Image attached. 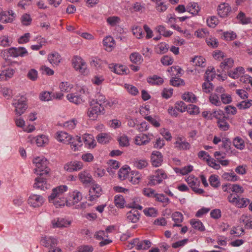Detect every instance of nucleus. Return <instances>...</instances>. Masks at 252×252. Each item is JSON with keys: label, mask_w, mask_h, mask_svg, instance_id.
<instances>
[{"label": "nucleus", "mask_w": 252, "mask_h": 252, "mask_svg": "<svg viewBox=\"0 0 252 252\" xmlns=\"http://www.w3.org/2000/svg\"><path fill=\"white\" fill-rule=\"evenodd\" d=\"M66 98L69 102L75 104H79L83 102L81 95L76 92L67 94Z\"/></svg>", "instance_id": "nucleus-28"}, {"label": "nucleus", "mask_w": 252, "mask_h": 252, "mask_svg": "<svg viewBox=\"0 0 252 252\" xmlns=\"http://www.w3.org/2000/svg\"><path fill=\"white\" fill-rule=\"evenodd\" d=\"M218 15L222 18L227 17L231 11V8L230 5L226 3L220 4L217 8Z\"/></svg>", "instance_id": "nucleus-17"}, {"label": "nucleus", "mask_w": 252, "mask_h": 252, "mask_svg": "<svg viewBox=\"0 0 252 252\" xmlns=\"http://www.w3.org/2000/svg\"><path fill=\"white\" fill-rule=\"evenodd\" d=\"M115 204L116 207L120 208L124 207L125 200L121 195H117L115 196Z\"/></svg>", "instance_id": "nucleus-56"}, {"label": "nucleus", "mask_w": 252, "mask_h": 252, "mask_svg": "<svg viewBox=\"0 0 252 252\" xmlns=\"http://www.w3.org/2000/svg\"><path fill=\"white\" fill-rule=\"evenodd\" d=\"M172 220L174 221L175 223L173 226H181V223L183 221L184 217L183 214L179 212H175L172 215Z\"/></svg>", "instance_id": "nucleus-34"}, {"label": "nucleus", "mask_w": 252, "mask_h": 252, "mask_svg": "<svg viewBox=\"0 0 252 252\" xmlns=\"http://www.w3.org/2000/svg\"><path fill=\"white\" fill-rule=\"evenodd\" d=\"M59 88L62 92H69L73 88V85L67 82H62L60 83Z\"/></svg>", "instance_id": "nucleus-62"}, {"label": "nucleus", "mask_w": 252, "mask_h": 252, "mask_svg": "<svg viewBox=\"0 0 252 252\" xmlns=\"http://www.w3.org/2000/svg\"><path fill=\"white\" fill-rule=\"evenodd\" d=\"M40 243L44 247L51 248L57 245V240L50 236H45L42 237Z\"/></svg>", "instance_id": "nucleus-23"}, {"label": "nucleus", "mask_w": 252, "mask_h": 252, "mask_svg": "<svg viewBox=\"0 0 252 252\" xmlns=\"http://www.w3.org/2000/svg\"><path fill=\"white\" fill-rule=\"evenodd\" d=\"M233 143L235 147L239 150H243L245 147V145L244 140L240 137H235L233 141Z\"/></svg>", "instance_id": "nucleus-46"}, {"label": "nucleus", "mask_w": 252, "mask_h": 252, "mask_svg": "<svg viewBox=\"0 0 252 252\" xmlns=\"http://www.w3.org/2000/svg\"><path fill=\"white\" fill-rule=\"evenodd\" d=\"M71 221L63 218H57L52 220L51 225L53 228H62L70 225Z\"/></svg>", "instance_id": "nucleus-14"}, {"label": "nucleus", "mask_w": 252, "mask_h": 252, "mask_svg": "<svg viewBox=\"0 0 252 252\" xmlns=\"http://www.w3.org/2000/svg\"><path fill=\"white\" fill-rule=\"evenodd\" d=\"M209 99L211 104L216 106H220L221 104L219 95L216 93L211 94Z\"/></svg>", "instance_id": "nucleus-47"}, {"label": "nucleus", "mask_w": 252, "mask_h": 252, "mask_svg": "<svg viewBox=\"0 0 252 252\" xmlns=\"http://www.w3.org/2000/svg\"><path fill=\"white\" fill-rule=\"evenodd\" d=\"M48 61L53 66H57L61 62L62 57L58 52H54L48 54Z\"/></svg>", "instance_id": "nucleus-22"}, {"label": "nucleus", "mask_w": 252, "mask_h": 252, "mask_svg": "<svg viewBox=\"0 0 252 252\" xmlns=\"http://www.w3.org/2000/svg\"><path fill=\"white\" fill-rule=\"evenodd\" d=\"M31 37V34L29 32H27L20 36L17 39V42L20 44H26L30 41Z\"/></svg>", "instance_id": "nucleus-54"}, {"label": "nucleus", "mask_w": 252, "mask_h": 252, "mask_svg": "<svg viewBox=\"0 0 252 252\" xmlns=\"http://www.w3.org/2000/svg\"><path fill=\"white\" fill-rule=\"evenodd\" d=\"M141 179V175L138 171H132L130 179V182L134 185L139 183Z\"/></svg>", "instance_id": "nucleus-57"}, {"label": "nucleus", "mask_w": 252, "mask_h": 252, "mask_svg": "<svg viewBox=\"0 0 252 252\" xmlns=\"http://www.w3.org/2000/svg\"><path fill=\"white\" fill-rule=\"evenodd\" d=\"M42 176H38L35 179L33 185L34 188L41 190H45L48 188V185L46 179Z\"/></svg>", "instance_id": "nucleus-19"}, {"label": "nucleus", "mask_w": 252, "mask_h": 252, "mask_svg": "<svg viewBox=\"0 0 252 252\" xmlns=\"http://www.w3.org/2000/svg\"><path fill=\"white\" fill-rule=\"evenodd\" d=\"M133 34L137 38H141L143 37L144 33L142 28L137 25H134L132 28Z\"/></svg>", "instance_id": "nucleus-51"}, {"label": "nucleus", "mask_w": 252, "mask_h": 252, "mask_svg": "<svg viewBox=\"0 0 252 252\" xmlns=\"http://www.w3.org/2000/svg\"><path fill=\"white\" fill-rule=\"evenodd\" d=\"M234 61L231 58H226L221 62L220 65L221 71L228 70L234 65Z\"/></svg>", "instance_id": "nucleus-29"}, {"label": "nucleus", "mask_w": 252, "mask_h": 252, "mask_svg": "<svg viewBox=\"0 0 252 252\" xmlns=\"http://www.w3.org/2000/svg\"><path fill=\"white\" fill-rule=\"evenodd\" d=\"M186 182L192 189L197 194H202L204 190L198 188L200 182L194 176H189L186 179Z\"/></svg>", "instance_id": "nucleus-13"}, {"label": "nucleus", "mask_w": 252, "mask_h": 252, "mask_svg": "<svg viewBox=\"0 0 252 252\" xmlns=\"http://www.w3.org/2000/svg\"><path fill=\"white\" fill-rule=\"evenodd\" d=\"M190 223L194 229L199 231H204L205 229L202 222L198 220L191 219L190 220Z\"/></svg>", "instance_id": "nucleus-40"}, {"label": "nucleus", "mask_w": 252, "mask_h": 252, "mask_svg": "<svg viewBox=\"0 0 252 252\" xmlns=\"http://www.w3.org/2000/svg\"><path fill=\"white\" fill-rule=\"evenodd\" d=\"M217 123L219 127L222 130L226 131L229 128L230 126L226 121L225 118L218 121Z\"/></svg>", "instance_id": "nucleus-60"}, {"label": "nucleus", "mask_w": 252, "mask_h": 252, "mask_svg": "<svg viewBox=\"0 0 252 252\" xmlns=\"http://www.w3.org/2000/svg\"><path fill=\"white\" fill-rule=\"evenodd\" d=\"M111 139L110 135L107 133H100L96 136L97 142L101 144H105L109 142Z\"/></svg>", "instance_id": "nucleus-35"}, {"label": "nucleus", "mask_w": 252, "mask_h": 252, "mask_svg": "<svg viewBox=\"0 0 252 252\" xmlns=\"http://www.w3.org/2000/svg\"><path fill=\"white\" fill-rule=\"evenodd\" d=\"M245 73V69L243 67L239 66L235 68L233 70L229 71L228 72V76L232 78L237 79L241 77Z\"/></svg>", "instance_id": "nucleus-30"}, {"label": "nucleus", "mask_w": 252, "mask_h": 252, "mask_svg": "<svg viewBox=\"0 0 252 252\" xmlns=\"http://www.w3.org/2000/svg\"><path fill=\"white\" fill-rule=\"evenodd\" d=\"M175 148L179 150H188L190 148V144L184 138L178 137L174 143Z\"/></svg>", "instance_id": "nucleus-16"}, {"label": "nucleus", "mask_w": 252, "mask_h": 252, "mask_svg": "<svg viewBox=\"0 0 252 252\" xmlns=\"http://www.w3.org/2000/svg\"><path fill=\"white\" fill-rule=\"evenodd\" d=\"M12 104L14 107L15 114L19 116L23 114L28 108L27 98L24 95L16 96Z\"/></svg>", "instance_id": "nucleus-4"}, {"label": "nucleus", "mask_w": 252, "mask_h": 252, "mask_svg": "<svg viewBox=\"0 0 252 252\" xmlns=\"http://www.w3.org/2000/svg\"><path fill=\"white\" fill-rule=\"evenodd\" d=\"M32 163L35 166L34 173L39 176L47 175L49 173L50 168L48 167V161L44 157H37L32 159Z\"/></svg>", "instance_id": "nucleus-2"}, {"label": "nucleus", "mask_w": 252, "mask_h": 252, "mask_svg": "<svg viewBox=\"0 0 252 252\" xmlns=\"http://www.w3.org/2000/svg\"><path fill=\"white\" fill-rule=\"evenodd\" d=\"M78 123V121L76 119H72L69 121L65 122L63 124L62 126L66 130H72L74 129Z\"/></svg>", "instance_id": "nucleus-42"}, {"label": "nucleus", "mask_w": 252, "mask_h": 252, "mask_svg": "<svg viewBox=\"0 0 252 252\" xmlns=\"http://www.w3.org/2000/svg\"><path fill=\"white\" fill-rule=\"evenodd\" d=\"M105 112L104 108L96 103L94 101L89 102V107L87 112V116L91 120H95L99 115H103Z\"/></svg>", "instance_id": "nucleus-3"}, {"label": "nucleus", "mask_w": 252, "mask_h": 252, "mask_svg": "<svg viewBox=\"0 0 252 252\" xmlns=\"http://www.w3.org/2000/svg\"><path fill=\"white\" fill-rule=\"evenodd\" d=\"M83 139L85 145L89 149L94 148L96 145V142L94 136L92 134H85L84 135Z\"/></svg>", "instance_id": "nucleus-31"}, {"label": "nucleus", "mask_w": 252, "mask_h": 252, "mask_svg": "<svg viewBox=\"0 0 252 252\" xmlns=\"http://www.w3.org/2000/svg\"><path fill=\"white\" fill-rule=\"evenodd\" d=\"M126 220L128 222L136 223L140 218V214L137 210L131 209L126 213Z\"/></svg>", "instance_id": "nucleus-26"}, {"label": "nucleus", "mask_w": 252, "mask_h": 252, "mask_svg": "<svg viewBox=\"0 0 252 252\" xmlns=\"http://www.w3.org/2000/svg\"><path fill=\"white\" fill-rule=\"evenodd\" d=\"M101 194L102 189L101 187L97 184H93L89 189V200L93 201L100 196Z\"/></svg>", "instance_id": "nucleus-12"}, {"label": "nucleus", "mask_w": 252, "mask_h": 252, "mask_svg": "<svg viewBox=\"0 0 252 252\" xmlns=\"http://www.w3.org/2000/svg\"><path fill=\"white\" fill-rule=\"evenodd\" d=\"M154 137L152 133H141L136 135L134 139V143L137 145H144L149 143Z\"/></svg>", "instance_id": "nucleus-11"}, {"label": "nucleus", "mask_w": 252, "mask_h": 252, "mask_svg": "<svg viewBox=\"0 0 252 252\" xmlns=\"http://www.w3.org/2000/svg\"><path fill=\"white\" fill-rule=\"evenodd\" d=\"M142 193L145 196L147 197L150 198H154L157 192H156L155 190L153 189L146 188H144L142 189Z\"/></svg>", "instance_id": "nucleus-63"}, {"label": "nucleus", "mask_w": 252, "mask_h": 252, "mask_svg": "<svg viewBox=\"0 0 252 252\" xmlns=\"http://www.w3.org/2000/svg\"><path fill=\"white\" fill-rule=\"evenodd\" d=\"M151 161L152 165L155 167L161 166L163 162V156L161 153L159 151H153L151 156Z\"/></svg>", "instance_id": "nucleus-15"}, {"label": "nucleus", "mask_w": 252, "mask_h": 252, "mask_svg": "<svg viewBox=\"0 0 252 252\" xmlns=\"http://www.w3.org/2000/svg\"><path fill=\"white\" fill-rule=\"evenodd\" d=\"M12 43V40L7 35L0 36V46L2 47H8L11 46Z\"/></svg>", "instance_id": "nucleus-41"}, {"label": "nucleus", "mask_w": 252, "mask_h": 252, "mask_svg": "<svg viewBox=\"0 0 252 252\" xmlns=\"http://www.w3.org/2000/svg\"><path fill=\"white\" fill-rule=\"evenodd\" d=\"M82 199V193L77 190H73L69 192L65 205L72 206L77 204Z\"/></svg>", "instance_id": "nucleus-7"}, {"label": "nucleus", "mask_w": 252, "mask_h": 252, "mask_svg": "<svg viewBox=\"0 0 252 252\" xmlns=\"http://www.w3.org/2000/svg\"><path fill=\"white\" fill-rule=\"evenodd\" d=\"M191 62L194 66L204 67L206 66L205 59L202 56H195Z\"/></svg>", "instance_id": "nucleus-38"}, {"label": "nucleus", "mask_w": 252, "mask_h": 252, "mask_svg": "<svg viewBox=\"0 0 252 252\" xmlns=\"http://www.w3.org/2000/svg\"><path fill=\"white\" fill-rule=\"evenodd\" d=\"M154 198L156 201L162 203L163 207L167 206L170 202L169 198L162 193H156Z\"/></svg>", "instance_id": "nucleus-32"}, {"label": "nucleus", "mask_w": 252, "mask_h": 252, "mask_svg": "<svg viewBox=\"0 0 252 252\" xmlns=\"http://www.w3.org/2000/svg\"><path fill=\"white\" fill-rule=\"evenodd\" d=\"M109 67L112 71L118 74H124L126 73V67L124 65L111 64L109 65Z\"/></svg>", "instance_id": "nucleus-37"}, {"label": "nucleus", "mask_w": 252, "mask_h": 252, "mask_svg": "<svg viewBox=\"0 0 252 252\" xmlns=\"http://www.w3.org/2000/svg\"><path fill=\"white\" fill-rule=\"evenodd\" d=\"M83 167V164L80 161H72L68 163L64 166V168L69 172L76 171Z\"/></svg>", "instance_id": "nucleus-21"}, {"label": "nucleus", "mask_w": 252, "mask_h": 252, "mask_svg": "<svg viewBox=\"0 0 252 252\" xmlns=\"http://www.w3.org/2000/svg\"><path fill=\"white\" fill-rule=\"evenodd\" d=\"M72 135L66 132L59 131L56 133V139L58 141L64 144H69V141L71 140Z\"/></svg>", "instance_id": "nucleus-18"}, {"label": "nucleus", "mask_w": 252, "mask_h": 252, "mask_svg": "<svg viewBox=\"0 0 252 252\" xmlns=\"http://www.w3.org/2000/svg\"><path fill=\"white\" fill-rule=\"evenodd\" d=\"M130 10L133 12H143L145 10V4L142 2H136L133 3Z\"/></svg>", "instance_id": "nucleus-36"}, {"label": "nucleus", "mask_w": 252, "mask_h": 252, "mask_svg": "<svg viewBox=\"0 0 252 252\" xmlns=\"http://www.w3.org/2000/svg\"><path fill=\"white\" fill-rule=\"evenodd\" d=\"M78 178L80 181L83 184H88L91 183L93 179L90 172L87 170H84L78 174Z\"/></svg>", "instance_id": "nucleus-20"}, {"label": "nucleus", "mask_w": 252, "mask_h": 252, "mask_svg": "<svg viewBox=\"0 0 252 252\" xmlns=\"http://www.w3.org/2000/svg\"><path fill=\"white\" fill-rule=\"evenodd\" d=\"M240 221L245 224L246 228L252 229V217L247 214L241 216Z\"/></svg>", "instance_id": "nucleus-33"}, {"label": "nucleus", "mask_w": 252, "mask_h": 252, "mask_svg": "<svg viewBox=\"0 0 252 252\" xmlns=\"http://www.w3.org/2000/svg\"><path fill=\"white\" fill-rule=\"evenodd\" d=\"M129 59L130 61L134 63H140L143 60L141 56L137 52L131 54Z\"/></svg>", "instance_id": "nucleus-58"}, {"label": "nucleus", "mask_w": 252, "mask_h": 252, "mask_svg": "<svg viewBox=\"0 0 252 252\" xmlns=\"http://www.w3.org/2000/svg\"><path fill=\"white\" fill-rule=\"evenodd\" d=\"M168 71L171 76H180L182 74V69L179 66H173L169 68Z\"/></svg>", "instance_id": "nucleus-49"}, {"label": "nucleus", "mask_w": 252, "mask_h": 252, "mask_svg": "<svg viewBox=\"0 0 252 252\" xmlns=\"http://www.w3.org/2000/svg\"><path fill=\"white\" fill-rule=\"evenodd\" d=\"M16 16V13L12 10L7 11H1L0 12V23H12L15 20ZM3 29V26L0 24V31L2 30Z\"/></svg>", "instance_id": "nucleus-6"}, {"label": "nucleus", "mask_w": 252, "mask_h": 252, "mask_svg": "<svg viewBox=\"0 0 252 252\" xmlns=\"http://www.w3.org/2000/svg\"><path fill=\"white\" fill-rule=\"evenodd\" d=\"M167 177L166 174L163 169H158L154 175L150 177L149 183L152 185H158L161 183L164 179H166Z\"/></svg>", "instance_id": "nucleus-8"}, {"label": "nucleus", "mask_w": 252, "mask_h": 252, "mask_svg": "<svg viewBox=\"0 0 252 252\" xmlns=\"http://www.w3.org/2000/svg\"><path fill=\"white\" fill-rule=\"evenodd\" d=\"M21 22L22 25L24 26H29L32 23V18L30 14L25 13L21 17Z\"/></svg>", "instance_id": "nucleus-55"}, {"label": "nucleus", "mask_w": 252, "mask_h": 252, "mask_svg": "<svg viewBox=\"0 0 252 252\" xmlns=\"http://www.w3.org/2000/svg\"><path fill=\"white\" fill-rule=\"evenodd\" d=\"M45 201L44 198L41 195L32 194L28 199V204L33 208L41 206Z\"/></svg>", "instance_id": "nucleus-9"}, {"label": "nucleus", "mask_w": 252, "mask_h": 252, "mask_svg": "<svg viewBox=\"0 0 252 252\" xmlns=\"http://www.w3.org/2000/svg\"><path fill=\"white\" fill-rule=\"evenodd\" d=\"M103 44L106 51L111 52L114 48L115 41L112 36H107L103 40Z\"/></svg>", "instance_id": "nucleus-27"}, {"label": "nucleus", "mask_w": 252, "mask_h": 252, "mask_svg": "<svg viewBox=\"0 0 252 252\" xmlns=\"http://www.w3.org/2000/svg\"><path fill=\"white\" fill-rule=\"evenodd\" d=\"M107 22L111 27H116L119 25L121 20L119 17L113 16L107 18Z\"/></svg>", "instance_id": "nucleus-44"}, {"label": "nucleus", "mask_w": 252, "mask_h": 252, "mask_svg": "<svg viewBox=\"0 0 252 252\" xmlns=\"http://www.w3.org/2000/svg\"><path fill=\"white\" fill-rule=\"evenodd\" d=\"M28 141L32 144L35 143L37 146L41 147L48 143L49 138L44 134L39 135L36 137L30 135L28 137Z\"/></svg>", "instance_id": "nucleus-10"}, {"label": "nucleus", "mask_w": 252, "mask_h": 252, "mask_svg": "<svg viewBox=\"0 0 252 252\" xmlns=\"http://www.w3.org/2000/svg\"><path fill=\"white\" fill-rule=\"evenodd\" d=\"M134 166L140 169H143L148 165L147 160L144 159H136L133 162Z\"/></svg>", "instance_id": "nucleus-48"}, {"label": "nucleus", "mask_w": 252, "mask_h": 252, "mask_svg": "<svg viewBox=\"0 0 252 252\" xmlns=\"http://www.w3.org/2000/svg\"><path fill=\"white\" fill-rule=\"evenodd\" d=\"M147 82L152 85H160L164 82L163 79L160 76L154 75L147 78Z\"/></svg>", "instance_id": "nucleus-39"}, {"label": "nucleus", "mask_w": 252, "mask_h": 252, "mask_svg": "<svg viewBox=\"0 0 252 252\" xmlns=\"http://www.w3.org/2000/svg\"><path fill=\"white\" fill-rule=\"evenodd\" d=\"M106 100L105 95L100 93H98L95 95V99H93L91 101H94L96 103L102 106V104L104 103Z\"/></svg>", "instance_id": "nucleus-61"}, {"label": "nucleus", "mask_w": 252, "mask_h": 252, "mask_svg": "<svg viewBox=\"0 0 252 252\" xmlns=\"http://www.w3.org/2000/svg\"><path fill=\"white\" fill-rule=\"evenodd\" d=\"M129 170L130 168L127 166H126L121 168L118 172V176L119 179L121 180H125L128 175Z\"/></svg>", "instance_id": "nucleus-45"}, {"label": "nucleus", "mask_w": 252, "mask_h": 252, "mask_svg": "<svg viewBox=\"0 0 252 252\" xmlns=\"http://www.w3.org/2000/svg\"><path fill=\"white\" fill-rule=\"evenodd\" d=\"M182 98L187 102L192 103L195 102L196 100V98L195 95L191 92H187L184 93L182 95Z\"/></svg>", "instance_id": "nucleus-50"}, {"label": "nucleus", "mask_w": 252, "mask_h": 252, "mask_svg": "<svg viewBox=\"0 0 252 252\" xmlns=\"http://www.w3.org/2000/svg\"><path fill=\"white\" fill-rule=\"evenodd\" d=\"M209 33L206 29H198L195 32V35L199 38H206L209 36Z\"/></svg>", "instance_id": "nucleus-64"}, {"label": "nucleus", "mask_w": 252, "mask_h": 252, "mask_svg": "<svg viewBox=\"0 0 252 252\" xmlns=\"http://www.w3.org/2000/svg\"><path fill=\"white\" fill-rule=\"evenodd\" d=\"M215 68L209 67L205 72V78L206 81L202 84V89L206 93H209L213 90V85L211 81L213 80L215 76Z\"/></svg>", "instance_id": "nucleus-5"}, {"label": "nucleus", "mask_w": 252, "mask_h": 252, "mask_svg": "<svg viewBox=\"0 0 252 252\" xmlns=\"http://www.w3.org/2000/svg\"><path fill=\"white\" fill-rule=\"evenodd\" d=\"M69 144L70 145V148L73 151L79 150V149L82 145L81 137L78 136H72Z\"/></svg>", "instance_id": "nucleus-24"}, {"label": "nucleus", "mask_w": 252, "mask_h": 252, "mask_svg": "<svg viewBox=\"0 0 252 252\" xmlns=\"http://www.w3.org/2000/svg\"><path fill=\"white\" fill-rule=\"evenodd\" d=\"M210 184L213 188H218L220 186V182L219 180L218 176L216 175H212L209 179Z\"/></svg>", "instance_id": "nucleus-53"}, {"label": "nucleus", "mask_w": 252, "mask_h": 252, "mask_svg": "<svg viewBox=\"0 0 252 252\" xmlns=\"http://www.w3.org/2000/svg\"><path fill=\"white\" fill-rule=\"evenodd\" d=\"M131 245H136L138 250H147L151 246V243L150 241L145 240L139 241L138 240H133V242H131Z\"/></svg>", "instance_id": "nucleus-25"}, {"label": "nucleus", "mask_w": 252, "mask_h": 252, "mask_svg": "<svg viewBox=\"0 0 252 252\" xmlns=\"http://www.w3.org/2000/svg\"><path fill=\"white\" fill-rule=\"evenodd\" d=\"M68 190L66 185H61L53 189L48 197L49 201L57 207L64 206L66 203L65 193Z\"/></svg>", "instance_id": "nucleus-1"}, {"label": "nucleus", "mask_w": 252, "mask_h": 252, "mask_svg": "<svg viewBox=\"0 0 252 252\" xmlns=\"http://www.w3.org/2000/svg\"><path fill=\"white\" fill-rule=\"evenodd\" d=\"M222 178L228 181L235 182L239 180V177L233 172H224L222 175Z\"/></svg>", "instance_id": "nucleus-43"}, {"label": "nucleus", "mask_w": 252, "mask_h": 252, "mask_svg": "<svg viewBox=\"0 0 252 252\" xmlns=\"http://www.w3.org/2000/svg\"><path fill=\"white\" fill-rule=\"evenodd\" d=\"M83 59L80 57L75 56L72 60V63L74 68L76 70L78 69L80 65L83 66Z\"/></svg>", "instance_id": "nucleus-59"}, {"label": "nucleus", "mask_w": 252, "mask_h": 252, "mask_svg": "<svg viewBox=\"0 0 252 252\" xmlns=\"http://www.w3.org/2000/svg\"><path fill=\"white\" fill-rule=\"evenodd\" d=\"M143 213L147 217H156L158 215L157 210L154 207L145 208L143 210Z\"/></svg>", "instance_id": "nucleus-52"}]
</instances>
